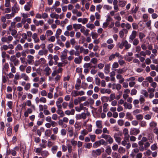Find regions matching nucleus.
<instances>
[{
  "instance_id": "44",
  "label": "nucleus",
  "mask_w": 158,
  "mask_h": 158,
  "mask_svg": "<svg viewBox=\"0 0 158 158\" xmlns=\"http://www.w3.org/2000/svg\"><path fill=\"white\" fill-rule=\"evenodd\" d=\"M53 34V32L51 30H48L46 32V35L48 37L52 35Z\"/></svg>"
},
{
  "instance_id": "10",
  "label": "nucleus",
  "mask_w": 158,
  "mask_h": 158,
  "mask_svg": "<svg viewBox=\"0 0 158 158\" xmlns=\"http://www.w3.org/2000/svg\"><path fill=\"white\" fill-rule=\"evenodd\" d=\"M32 38L34 40L35 43H38L40 42V40L38 37V35L36 33H34L32 35Z\"/></svg>"
},
{
  "instance_id": "41",
  "label": "nucleus",
  "mask_w": 158,
  "mask_h": 158,
  "mask_svg": "<svg viewBox=\"0 0 158 158\" xmlns=\"http://www.w3.org/2000/svg\"><path fill=\"white\" fill-rule=\"evenodd\" d=\"M9 68V65L8 63H5L3 67V70H5L6 71L8 70V69Z\"/></svg>"
},
{
  "instance_id": "12",
  "label": "nucleus",
  "mask_w": 158,
  "mask_h": 158,
  "mask_svg": "<svg viewBox=\"0 0 158 158\" xmlns=\"http://www.w3.org/2000/svg\"><path fill=\"white\" fill-rule=\"evenodd\" d=\"M114 137L116 142L118 143V144H120L122 140V139L121 137H119L118 135V134L115 133L114 134Z\"/></svg>"
},
{
  "instance_id": "55",
  "label": "nucleus",
  "mask_w": 158,
  "mask_h": 158,
  "mask_svg": "<svg viewBox=\"0 0 158 158\" xmlns=\"http://www.w3.org/2000/svg\"><path fill=\"white\" fill-rule=\"evenodd\" d=\"M149 125L152 128L155 127L156 126L157 123L154 122H152L150 123Z\"/></svg>"
},
{
  "instance_id": "31",
  "label": "nucleus",
  "mask_w": 158,
  "mask_h": 158,
  "mask_svg": "<svg viewBox=\"0 0 158 158\" xmlns=\"http://www.w3.org/2000/svg\"><path fill=\"white\" fill-rule=\"evenodd\" d=\"M141 94L143 95L145 97H148V94L146 90L143 89L141 91Z\"/></svg>"
},
{
  "instance_id": "40",
  "label": "nucleus",
  "mask_w": 158,
  "mask_h": 158,
  "mask_svg": "<svg viewBox=\"0 0 158 158\" xmlns=\"http://www.w3.org/2000/svg\"><path fill=\"white\" fill-rule=\"evenodd\" d=\"M125 149L122 147H120L118 148V152L120 153H125Z\"/></svg>"
},
{
  "instance_id": "53",
  "label": "nucleus",
  "mask_w": 158,
  "mask_h": 158,
  "mask_svg": "<svg viewBox=\"0 0 158 158\" xmlns=\"http://www.w3.org/2000/svg\"><path fill=\"white\" fill-rule=\"evenodd\" d=\"M103 8L104 9H106L107 10H110L112 9V7L111 6L107 5H104L103 6Z\"/></svg>"
},
{
  "instance_id": "39",
  "label": "nucleus",
  "mask_w": 158,
  "mask_h": 158,
  "mask_svg": "<svg viewBox=\"0 0 158 158\" xmlns=\"http://www.w3.org/2000/svg\"><path fill=\"white\" fill-rule=\"evenodd\" d=\"M67 146L68 148V152L69 153H71L72 150V147L71 145L69 143L67 144Z\"/></svg>"
},
{
  "instance_id": "17",
  "label": "nucleus",
  "mask_w": 158,
  "mask_h": 158,
  "mask_svg": "<svg viewBox=\"0 0 158 158\" xmlns=\"http://www.w3.org/2000/svg\"><path fill=\"white\" fill-rule=\"evenodd\" d=\"M40 154L44 158H46L49 155V154L48 151L44 150L41 152Z\"/></svg>"
},
{
  "instance_id": "19",
  "label": "nucleus",
  "mask_w": 158,
  "mask_h": 158,
  "mask_svg": "<svg viewBox=\"0 0 158 158\" xmlns=\"http://www.w3.org/2000/svg\"><path fill=\"white\" fill-rule=\"evenodd\" d=\"M100 92L102 94H105V93L108 94H110L111 93V90L110 89H101L100 90Z\"/></svg>"
},
{
  "instance_id": "27",
  "label": "nucleus",
  "mask_w": 158,
  "mask_h": 158,
  "mask_svg": "<svg viewBox=\"0 0 158 158\" xmlns=\"http://www.w3.org/2000/svg\"><path fill=\"white\" fill-rule=\"evenodd\" d=\"M113 86H115L116 89L118 91L120 90L122 87V86L119 84H116L114 83L112 84Z\"/></svg>"
},
{
  "instance_id": "33",
  "label": "nucleus",
  "mask_w": 158,
  "mask_h": 158,
  "mask_svg": "<svg viewBox=\"0 0 158 158\" xmlns=\"http://www.w3.org/2000/svg\"><path fill=\"white\" fill-rule=\"evenodd\" d=\"M58 149V147L56 145H54L51 148V151L53 154H55L56 152Z\"/></svg>"
},
{
  "instance_id": "34",
  "label": "nucleus",
  "mask_w": 158,
  "mask_h": 158,
  "mask_svg": "<svg viewBox=\"0 0 158 158\" xmlns=\"http://www.w3.org/2000/svg\"><path fill=\"white\" fill-rule=\"evenodd\" d=\"M86 27L88 28H89L91 30L94 29L95 27V26L94 24H90L88 23L86 24Z\"/></svg>"
},
{
  "instance_id": "45",
  "label": "nucleus",
  "mask_w": 158,
  "mask_h": 158,
  "mask_svg": "<svg viewBox=\"0 0 158 158\" xmlns=\"http://www.w3.org/2000/svg\"><path fill=\"white\" fill-rule=\"evenodd\" d=\"M100 146L99 141H96L93 144L94 148H97Z\"/></svg>"
},
{
  "instance_id": "16",
  "label": "nucleus",
  "mask_w": 158,
  "mask_h": 158,
  "mask_svg": "<svg viewBox=\"0 0 158 158\" xmlns=\"http://www.w3.org/2000/svg\"><path fill=\"white\" fill-rule=\"evenodd\" d=\"M120 54L118 52H116L115 54H111L110 55L109 58V60L110 61L111 60L113 59H114L115 56L118 57L119 56Z\"/></svg>"
},
{
  "instance_id": "57",
  "label": "nucleus",
  "mask_w": 158,
  "mask_h": 158,
  "mask_svg": "<svg viewBox=\"0 0 158 158\" xmlns=\"http://www.w3.org/2000/svg\"><path fill=\"white\" fill-rule=\"evenodd\" d=\"M102 132V129H97L95 131V133L97 135H98L101 134Z\"/></svg>"
},
{
  "instance_id": "52",
  "label": "nucleus",
  "mask_w": 158,
  "mask_h": 158,
  "mask_svg": "<svg viewBox=\"0 0 158 158\" xmlns=\"http://www.w3.org/2000/svg\"><path fill=\"white\" fill-rule=\"evenodd\" d=\"M139 101L140 104L143 103L145 101V100L143 96L141 95L139 99Z\"/></svg>"
},
{
  "instance_id": "48",
  "label": "nucleus",
  "mask_w": 158,
  "mask_h": 158,
  "mask_svg": "<svg viewBox=\"0 0 158 158\" xmlns=\"http://www.w3.org/2000/svg\"><path fill=\"white\" fill-rule=\"evenodd\" d=\"M150 144L148 142H147L144 143V147L145 150H147L150 146Z\"/></svg>"
},
{
  "instance_id": "43",
  "label": "nucleus",
  "mask_w": 158,
  "mask_h": 158,
  "mask_svg": "<svg viewBox=\"0 0 158 158\" xmlns=\"http://www.w3.org/2000/svg\"><path fill=\"white\" fill-rule=\"evenodd\" d=\"M119 6L122 7H124L126 3V2L124 1H121L119 2Z\"/></svg>"
},
{
  "instance_id": "22",
  "label": "nucleus",
  "mask_w": 158,
  "mask_h": 158,
  "mask_svg": "<svg viewBox=\"0 0 158 158\" xmlns=\"http://www.w3.org/2000/svg\"><path fill=\"white\" fill-rule=\"evenodd\" d=\"M20 78H23L26 81H29V80L28 76L25 73H23L21 74Z\"/></svg>"
},
{
  "instance_id": "21",
  "label": "nucleus",
  "mask_w": 158,
  "mask_h": 158,
  "mask_svg": "<svg viewBox=\"0 0 158 158\" xmlns=\"http://www.w3.org/2000/svg\"><path fill=\"white\" fill-rule=\"evenodd\" d=\"M82 25L80 24H74L73 25V27L75 31H76L77 29H80Z\"/></svg>"
},
{
  "instance_id": "61",
  "label": "nucleus",
  "mask_w": 158,
  "mask_h": 158,
  "mask_svg": "<svg viewBox=\"0 0 158 158\" xmlns=\"http://www.w3.org/2000/svg\"><path fill=\"white\" fill-rule=\"evenodd\" d=\"M38 90L37 89L33 88L31 89V92L32 94H36L38 92Z\"/></svg>"
},
{
  "instance_id": "15",
  "label": "nucleus",
  "mask_w": 158,
  "mask_h": 158,
  "mask_svg": "<svg viewBox=\"0 0 158 158\" xmlns=\"http://www.w3.org/2000/svg\"><path fill=\"white\" fill-rule=\"evenodd\" d=\"M27 63L30 64H32L34 61V57L31 55H29L27 56Z\"/></svg>"
},
{
  "instance_id": "37",
  "label": "nucleus",
  "mask_w": 158,
  "mask_h": 158,
  "mask_svg": "<svg viewBox=\"0 0 158 158\" xmlns=\"http://www.w3.org/2000/svg\"><path fill=\"white\" fill-rule=\"evenodd\" d=\"M132 42V44L135 46H137L138 44H139V41L138 39L136 38L134 39L133 41Z\"/></svg>"
},
{
  "instance_id": "29",
  "label": "nucleus",
  "mask_w": 158,
  "mask_h": 158,
  "mask_svg": "<svg viewBox=\"0 0 158 158\" xmlns=\"http://www.w3.org/2000/svg\"><path fill=\"white\" fill-rule=\"evenodd\" d=\"M50 16L51 18H52L58 19L59 18V15L55 13H53L50 15Z\"/></svg>"
},
{
  "instance_id": "63",
  "label": "nucleus",
  "mask_w": 158,
  "mask_h": 158,
  "mask_svg": "<svg viewBox=\"0 0 158 158\" xmlns=\"http://www.w3.org/2000/svg\"><path fill=\"white\" fill-rule=\"evenodd\" d=\"M15 50H23V47L20 44H18Z\"/></svg>"
},
{
  "instance_id": "42",
  "label": "nucleus",
  "mask_w": 158,
  "mask_h": 158,
  "mask_svg": "<svg viewBox=\"0 0 158 158\" xmlns=\"http://www.w3.org/2000/svg\"><path fill=\"white\" fill-rule=\"evenodd\" d=\"M12 133V129L10 127L8 128L7 131V135L8 136H10L11 135Z\"/></svg>"
},
{
  "instance_id": "36",
  "label": "nucleus",
  "mask_w": 158,
  "mask_h": 158,
  "mask_svg": "<svg viewBox=\"0 0 158 158\" xmlns=\"http://www.w3.org/2000/svg\"><path fill=\"white\" fill-rule=\"evenodd\" d=\"M68 105L69 108L70 109H71L73 107L74 103L73 99H71L69 104H68Z\"/></svg>"
},
{
  "instance_id": "64",
  "label": "nucleus",
  "mask_w": 158,
  "mask_h": 158,
  "mask_svg": "<svg viewBox=\"0 0 158 158\" xmlns=\"http://www.w3.org/2000/svg\"><path fill=\"white\" fill-rule=\"evenodd\" d=\"M124 123V121L122 119H119L118 121V123L120 126H123Z\"/></svg>"
},
{
  "instance_id": "25",
  "label": "nucleus",
  "mask_w": 158,
  "mask_h": 158,
  "mask_svg": "<svg viewBox=\"0 0 158 158\" xmlns=\"http://www.w3.org/2000/svg\"><path fill=\"white\" fill-rule=\"evenodd\" d=\"M53 46V44H48L47 46V48L48 50L49 51V52L51 53H52L53 52V50L52 48Z\"/></svg>"
},
{
  "instance_id": "24",
  "label": "nucleus",
  "mask_w": 158,
  "mask_h": 158,
  "mask_svg": "<svg viewBox=\"0 0 158 158\" xmlns=\"http://www.w3.org/2000/svg\"><path fill=\"white\" fill-rule=\"evenodd\" d=\"M42 143L40 144V146L42 148H45L47 146V141L45 139L42 140Z\"/></svg>"
},
{
  "instance_id": "1",
  "label": "nucleus",
  "mask_w": 158,
  "mask_h": 158,
  "mask_svg": "<svg viewBox=\"0 0 158 158\" xmlns=\"http://www.w3.org/2000/svg\"><path fill=\"white\" fill-rule=\"evenodd\" d=\"M101 137L107 141L108 142L109 144H112L114 141L112 138L109 135H107L102 134L101 136Z\"/></svg>"
},
{
  "instance_id": "7",
  "label": "nucleus",
  "mask_w": 158,
  "mask_h": 158,
  "mask_svg": "<svg viewBox=\"0 0 158 158\" xmlns=\"http://www.w3.org/2000/svg\"><path fill=\"white\" fill-rule=\"evenodd\" d=\"M122 40L123 45L125 47L126 50H127L131 48V44H129L127 40Z\"/></svg>"
},
{
  "instance_id": "4",
  "label": "nucleus",
  "mask_w": 158,
  "mask_h": 158,
  "mask_svg": "<svg viewBox=\"0 0 158 158\" xmlns=\"http://www.w3.org/2000/svg\"><path fill=\"white\" fill-rule=\"evenodd\" d=\"M137 35V32L136 31H133L131 34L130 35L129 38V42H132L133 40L136 38Z\"/></svg>"
},
{
  "instance_id": "20",
  "label": "nucleus",
  "mask_w": 158,
  "mask_h": 158,
  "mask_svg": "<svg viewBox=\"0 0 158 158\" xmlns=\"http://www.w3.org/2000/svg\"><path fill=\"white\" fill-rule=\"evenodd\" d=\"M96 124L97 128L100 129H102V121L98 120L96 121Z\"/></svg>"
},
{
  "instance_id": "58",
  "label": "nucleus",
  "mask_w": 158,
  "mask_h": 158,
  "mask_svg": "<svg viewBox=\"0 0 158 158\" xmlns=\"http://www.w3.org/2000/svg\"><path fill=\"white\" fill-rule=\"evenodd\" d=\"M114 70L116 71L118 74H122L124 72L123 69H115Z\"/></svg>"
},
{
  "instance_id": "3",
  "label": "nucleus",
  "mask_w": 158,
  "mask_h": 158,
  "mask_svg": "<svg viewBox=\"0 0 158 158\" xmlns=\"http://www.w3.org/2000/svg\"><path fill=\"white\" fill-rule=\"evenodd\" d=\"M102 152V150L101 149H98L95 150H93L92 152V156L96 157L97 156L100 155Z\"/></svg>"
},
{
  "instance_id": "5",
  "label": "nucleus",
  "mask_w": 158,
  "mask_h": 158,
  "mask_svg": "<svg viewBox=\"0 0 158 158\" xmlns=\"http://www.w3.org/2000/svg\"><path fill=\"white\" fill-rule=\"evenodd\" d=\"M140 132V130L137 128H134L131 129L130 131L131 135H136Z\"/></svg>"
},
{
  "instance_id": "23",
  "label": "nucleus",
  "mask_w": 158,
  "mask_h": 158,
  "mask_svg": "<svg viewBox=\"0 0 158 158\" xmlns=\"http://www.w3.org/2000/svg\"><path fill=\"white\" fill-rule=\"evenodd\" d=\"M56 113L60 115V117H63L64 116L63 111L62 110V108L58 109L56 110Z\"/></svg>"
},
{
  "instance_id": "46",
  "label": "nucleus",
  "mask_w": 158,
  "mask_h": 158,
  "mask_svg": "<svg viewBox=\"0 0 158 158\" xmlns=\"http://www.w3.org/2000/svg\"><path fill=\"white\" fill-rule=\"evenodd\" d=\"M95 84L98 85H100V79L98 77L95 78Z\"/></svg>"
},
{
  "instance_id": "28",
  "label": "nucleus",
  "mask_w": 158,
  "mask_h": 158,
  "mask_svg": "<svg viewBox=\"0 0 158 158\" xmlns=\"http://www.w3.org/2000/svg\"><path fill=\"white\" fill-rule=\"evenodd\" d=\"M112 150L110 146H107L105 150L106 152L108 155H110L111 153Z\"/></svg>"
},
{
  "instance_id": "8",
  "label": "nucleus",
  "mask_w": 158,
  "mask_h": 158,
  "mask_svg": "<svg viewBox=\"0 0 158 158\" xmlns=\"http://www.w3.org/2000/svg\"><path fill=\"white\" fill-rule=\"evenodd\" d=\"M48 52V50L47 49L40 50L38 52V54L40 56H43L44 55L46 56Z\"/></svg>"
},
{
  "instance_id": "56",
  "label": "nucleus",
  "mask_w": 158,
  "mask_h": 158,
  "mask_svg": "<svg viewBox=\"0 0 158 158\" xmlns=\"http://www.w3.org/2000/svg\"><path fill=\"white\" fill-rule=\"evenodd\" d=\"M137 119L138 120H142L143 118V115L139 114L136 116Z\"/></svg>"
},
{
  "instance_id": "47",
  "label": "nucleus",
  "mask_w": 158,
  "mask_h": 158,
  "mask_svg": "<svg viewBox=\"0 0 158 158\" xmlns=\"http://www.w3.org/2000/svg\"><path fill=\"white\" fill-rule=\"evenodd\" d=\"M71 143L73 146V148H74L77 144V141L76 140H73V139H72L71 140Z\"/></svg>"
},
{
  "instance_id": "50",
  "label": "nucleus",
  "mask_w": 158,
  "mask_h": 158,
  "mask_svg": "<svg viewBox=\"0 0 158 158\" xmlns=\"http://www.w3.org/2000/svg\"><path fill=\"white\" fill-rule=\"evenodd\" d=\"M92 144L91 143H89L85 144L84 146L85 148L89 149L92 147Z\"/></svg>"
},
{
  "instance_id": "38",
  "label": "nucleus",
  "mask_w": 158,
  "mask_h": 158,
  "mask_svg": "<svg viewBox=\"0 0 158 158\" xmlns=\"http://www.w3.org/2000/svg\"><path fill=\"white\" fill-rule=\"evenodd\" d=\"M91 35L93 39H95L97 38L98 36V34L96 32H92L91 33Z\"/></svg>"
},
{
  "instance_id": "30",
  "label": "nucleus",
  "mask_w": 158,
  "mask_h": 158,
  "mask_svg": "<svg viewBox=\"0 0 158 158\" xmlns=\"http://www.w3.org/2000/svg\"><path fill=\"white\" fill-rule=\"evenodd\" d=\"M30 2H27V4L24 6V9L26 11H29L30 9L31 5L30 4Z\"/></svg>"
},
{
  "instance_id": "18",
  "label": "nucleus",
  "mask_w": 158,
  "mask_h": 158,
  "mask_svg": "<svg viewBox=\"0 0 158 158\" xmlns=\"http://www.w3.org/2000/svg\"><path fill=\"white\" fill-rule=\"evenodd\" d=\"M44 71L46 72V75L48 76L52 72L51 69L48 66L45 67Z\"/></svg>"
},
{
  "instance_id": "62",
  "label": "nucleus",
  "mask_w": 158,
  "mask_h": 158,
  "mask_svg": "<svg viewBox=\"0 0 158 158\" xmlns=\"http://www.w3.org/2000/svg\"><path fill=\"white\" fill-rule=\"evenodd\" d=\"M98 62V60L97 58H94L92 59L90 61V62L94 64H96Z\"/></svg>"
},
{
  "instance_id": "11",
  "label": "nucleus",
  "mask_w": 158,
  "mask_h": 158,
  "mask_svg": "<svg viewBox=\"0 0 158 158\" xmlns=\"http://www.w3.org/2000/svg\"><path fill=\"white\" fill-rule=\"evenodd\" d=\"M83 57L82 56H79L78 57H75L74 60V62L77 64H80L81 63Z\"/></svg>"
},
{
  "instance_id": "9",
  "label": "nucleus",
  "mask_w": 158,
  "mask_h": 158,
  "mask_svg": "<svg viewBox=\"0 0 158 158\" xmlns=\"http://www.w3.org/2000/svg\"><path fill=\"white\" fill-rule=\"evenodd\" d=\"M67 131L70 137H72L73 135V128L71 126H69L67 128Z\"/></svg>"
},
{
  "instance_id": "2",
  "label": "nucleus",
  "mask_w": 158,
  "mask_h": 158,
  "mask_svg": "<svg viewBox=\"0 0 158 158\" xmlns=\"http://www.w3.org/2000/svg\"><path fill=\"white\" fill-rule=\"evenodd\" d=\"M10 62L13 63L14 65L15 66H18L19 63V60L17 59L16 56L15 55L11 56L10 59Z\"/></svg>"
},
{
  "instance_id": "59",
  "label": "nucleus",
  "mask_w": 158,
  "mask_h": 158,
  "mask_svg": "<svg viewBox=\"0 0 158 158\" xmlns=\"http://www.w3.org/2000/svg\"><path fill=\"white\" fill-rule=\"evenodd\" d=\"M112 155L113 156H115L116 158H120L121 157L120 155L116 152H113Z\"/></svg>"
},
{
  "instance_id": "13",
  "label": "nucleus",
  "mask_w": 158,
  "mask_h": 158,
  "mask_svg": "<svg viewBox=\"0 0 158 158\" xmlns=\"http://www.w3.org/2000/svg\"><path fill=\"white\" fill-rule=\"evenodd\" d=\"M81 81L80 78H78L76 81V84L75 85V88L77 90H79L80 89V87L81 86Z\"/></svg>"
},
{
  "instance_id": "54",
  "label": "nucleus",
  "mask_w": 158,
  "mask_h": 158,
  "mask_svg": "<svg viewBox=\"0 0 158 158\" xmlns=\"http://www.w3.org/2000/svg\"><path fill=\"white\" fill-rule=\"evenodd\" d=\"M71 95L74 97L78 96V91H77L73 90L72 92Z\"/></svg>"
},
{
  "instance_id": "14",
  "label": "nucleus",
  "mask_w": 158,
  "mask_h": 158,
  "mask_svg": "<svg viewBox=\"0 0 158 158\" xmlns=\"http://www.w3.org/2000/svg\"><path fill=\"white\" fill-rule=\"evenodd\" d=\"M110 64H108L105 65L104 67V73L106 74H108L110 71Z\"/></svg>"
},
{
  "instance_id": "6",
  "label": "nucleus",
  "mask_w": 158,
  "mask_h": 158,
  "mask_svg": "<svg viewBox=\"0 0 158 158\" xmlns=\"http://www.w3.org/2000/svg\"><path fill=\"white\" fill-rule=\"evenodd\" d=\"M68 51V50L65 49L61 53L62 54L61 55V59L63 60L67 58V52Z\"/></svg>"
},
{
  "instance_id": "35",
  "label": "nucleus",
  "mask_w": 158,
  "mask_h": 158,
  "mask_svg": "<svg viewBox=\"0 0 158 158\" xmlns=\"http://www.w3.org/2000/svg\"><path fill=\"white\" fill-rule=\"evenodd\" d=\"M108 106V104L107 103H105L103 105V111L104 112H106L108 111L107 107Z\"/></svg>"
},
{
  "instance_id": "51",
  "label": "nucleus",
  "mask_w": 158,
  "mask_h": 158,
  "mask_svg": "<svg viewBox=\"0 0 158 158\" xmlns=\"http://www.w3.org/2000/svg\"><path fill=\"white\" fill-rule=\"evenodd\" d=\"M31 87V84L30 83H27L25 85L24 87V89L26 91L28 90V89H30Z\"/></svg>"
},
{
  "instance_id": "26",
  "label": "nucleus",
  "mask_w": 158,
  "mask_h": 158,
  "mask_svg": "<svg viewBox=\"0 0 158 158\" xmlns=\"http://www.w3.org/2000/svg\"><path fill=\"white\" fill-rule=\"evenodd\" d=\"M126 118L130 120H131L133 119V116L129 112H127L126 115Z\"/></svg>"
},
{
  "instance_id": "49",
  "label": "nucleus",
  "mask_w": 158,
  "mask_h": 158,
  "mask_svg": "<svg viewBox=\"0 0 158 158\" xmlns=\"http://www.w3.org/2000/svg\"><path fill=\"white\" fill-rule=\"evenodd\" d=\"M119 66V65L118 63L117 62H114L113 65L112 69L113 70V69H116L118 68Z\"/></svg>"
},
{
  "instance_id": "32",
  "label": "nucleus",
  "mask_w": 158,
  "mask_h": 158,
  "mask_svg": "<svg viewBox=\"0 0 158 158\" xmlns=\"http://www.w3.org/2000/svg\"><path fill=\"white\" fill-rule=\"evenodd\" d=\"M145 34L144 33H143L141 32L139 33V37L140 39V40L141 42H142L143 39V38L145 37Z\"/></svg>"
},
{
  "instance_id": "60",
  "label": "nucleus",
  "mask_w": 158,
  "mask_h": 158,
  "mask_svg": "<svg viewBox=\"0 0 158 158\" xmlns=\"http://www.w3.org/2000/svg\"><path fill=\"white\" fill-rule=\"evenodd\" d=\"M149 84L147 81H144L142 83V85L144 87H147L148 86Z\"/></svg>"
}]
</instances>
